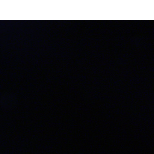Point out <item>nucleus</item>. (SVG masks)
<instances>
[{
  "instance_id": "f8f14e48",
  "label": "nucleus",
  "mask_w": 154,
  "mask_h": 154,
  "mask_svg": "<svg viewBox=\"0 0 154 154\" xmlns=\"http://www.w3.org/2000/svg\"><path fill=\"white\" fill-rule=\"evenodd\" d=\"M17 59H19V57H17Z\"/></svg>"
},
{
  "instance_id": "0eeeda50",
  "label": "nucleus",
  "mask_w": 154,
  "mask_h": 154,
  "mask_svg": "<svg viewBox=\"0 0 154 154\" xmlns=\"http://www.w3.org/2000/svg\"><path fill=\"white\" fill-rule=\"evenodd\" d=\"M81 53H79V54H78L77 55H78L79 57H81Z\"/></svg>"
},
{
  "instance_id": "6e6552de",
  "label": "nucleus",
  "mask_w": 154,
  "mask_h": 154,
  "mask_svg": "<svg viewBox=\"0 0 154 154\" xmlns=\"http://www.w3.org/2000/svg\"><path fill=\"white\" fill-rule=\"evenodd\" d=\"M73 121H74L76 123H77V122L76 121L75 119H74Z\"/></svg>"
},
{
  "instance_id": "f03ea898",
  "label": "nucleus",
  "mask_w": 154,
  "mask_h": 154,
  "mask_svg": "<svg viewBox=\"0 0 154 154\" xmlns=\"http://www.w3.org/2000/svg\"><path fill=\"white\" fill-rule=\"evenodd\" d=\"M55 60L57 61H60L63 58L64 53L60 49L57 51H56L54 54Z\"/></svg>"
},
{
  "instance_id": "dca6fc26",
  "label": "nucleus",
  "mask_w": 154,
  "mask_h": 154,
  "mask_svg": "<svg viewBox=\"0 0 154 154\" xmlns=\"http://www.w3.org/2000/svg\"><path fill=\"white\" fill-rule=\"evenodd\" d=\"M94 55H95V57H96V56L94 54Z\"/></svg>"
},
{
  "instance_id": "ddd939ff",
  "label": "nucleus",
  "mask_w": 154,
  "mask_h": 154,
  "mask_svg": "<svg viewBox=\"0 0 154 154\" xmlns=\"http://www.w3.org/2000/svg\"><path fill=\"white\" fill-rule=\"evenodd\" d=\"M75 114H77V113L76 112H75Z\"/></svg>"
},
{
  "instance_id": "423d86ee",
  "label": "nucleus",
  "mask_w": 154,
  "mask_h": 154,
  "mask_svg": "<svg viewBox=\"0 0 154 154\" xmlns=\"http://www.w3.org/2000/svg\"><path fill=\"white\" fill-rule=\"evenodd\" d=\"M119 59L121 61H122L123 60V59L120 56H119Z\"/></svg>"
},
{
  "instance_id": "2eb2a0df",
  "label": "nucleus",
  "mask_w": 154,
  "mask_h": 154,
  "mask_svg": "<svg viewBox=\"0 0 154 154\" xmlns=\"http://www.w3.org/2000/svg\"><path fill=\"white\" fill-rule=\"evenodd\" d=\"M124 56H126V55L125 54H124Z\"/></svg>"
},
{
  "instance_id": "9b49d317",
  "label": "nucleus",
  "mask_w": 154,
  "mask_h": 154,
  "mask_svg": "<svg viewBox=\"0 0 154 154\" xmlns=\"http://www.w3.org/2000/svg\"><path fill=\"white\" fill-rule=\"evenodd\" d=\"M107 56H108V58H109V56L108 54H107Z\"/></svg>"
},
{
  "instance_id": "7ed1b4c3",
  "label": "nucleus",
  "mask_w": 154,
  "mask_h": 154,
  "mask_svg": "<svg viewBox=\"0 0 154 154\" xmlns=\"http://www.w3.org/2000/svg\"><path fill=\"white\" fill-rule=\"evenodd\" d=\"M74 56H75V57L76 59L77 60H78L79 59L78 58H77L76 57V54H74Z\"/></svg>"
},
{
  "instance_id": "1a4fd4ad",
  "label": "nucleus",
  "mask_w": 154,
  "mask_h": 154,
  "mask_svg": "<svg viewBox=\"0 0 154 154\" xmlns=\"http://www.w3.org/2000/svg\"><path fill=\"white\" fill-rule=\"evenodd\" d=\"M83 59H84L85 60H88V58H87L86 57L85 58H83Z\"/></svg>"
},
{
  "instance_id": "39448f33",
  "label": "nucleus",
  "mask_w": 154,
  "mask_h": 154,
  "mask_svg": "<svg viewBox=\"0 0 154 154\" xmlns=\"http://www.w3.org/2000/svg\"><path fill=\"white\" fill-rule=\"evenodd\" d=\"M77 75V76L78 78H79L80 77V75L79 74V73H77L76 74Z\"/></svg>"
},
{
  "instance_id": "f257e3e1",
  "label": "nucleus",
  "mask_w": 154,
  "mask_h": 154,
  "mask_svg": "<svg viewBox=\"0 0 154 154\" xmlns=\"http://www.w3.org/2000/svg\"><path fill=\"white\" fill-rule=\"evenodd\" d=\"M75 23H131V20H68V67H131V66H71L69 61V26H73Z\"/></svg>"
},
{
  "instance_id": "4468645a",
  "label": "nucleus",
  "mask_w": 154,
  "mask_h": 154,
  "mask_svg": "<svg viewBox=\"0 0 154 154\" xmlns=\"http://www.w3.org/2000/svg\"><path fill=\"white\" fill-rule=\"evenodd\" d=\"M3 56L4 57H5V55H3Z\"/></svg>"
},
{
  "instance_id": "9d476101",
  "label": "nucleus",
  "mask_w": 154,
  "mask_h": 154,
  "mask_svg": "<svg viewBox=\"0 0 154 154\" xmlns=\"http://www.w3.org/2000/svg\"><path fill=\"white\" fill-rule=\"evenodd\" d=\"M75 92L76 93H77V91H76V90H75Z\"/></svg>"
},
{
  "instance_id": "20e7f679",
  "label": "nucleus",
  "mask_w": 154,
  "mask_h": 154,
  "mask_svg": "<svg viewBox=\"0 0 154 154\" xmlns=\"http://www.w3.org/2000/svg\"><path fill=\"white\" fill-rule=\"evenodd\" d=\"M73 78L74 79H75V80H76L77 79V77L75 76V75L73 76Z\"/></svg>"
}]
</instances>
